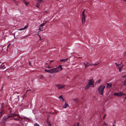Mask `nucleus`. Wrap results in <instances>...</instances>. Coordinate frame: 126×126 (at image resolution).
<instances>
[{
  "label": "nucleus",
  "instance_id": "obj_19",
  "mask_svg": "<svg viewBox=\"0 0 126 126\" xmlns=\"http://www.w3.org/2000/svg\"><path fill=\"white\" fill-rule=\"evenodd\" d=\"M123 85L124 86H125L126 85V79L124 80Z\"/></svg>",
  "mask_w": 126,
  "mask_h": 126
},
{
  "label": "nucleus",
  "instance_id": "obj_24",
  "mask_svg": "<svg viewBox=\"0 0 126 126\" xmlns=\"http://www.w3.org/2000/svg\"><path fill=\"white\" fill-rule=\"evenodd\" d=\"M74 101H78V99L77 98H75L73 99Z\"/></svg>",
  "mask_w": 126,
  "mask_h": 126
},
{
  "label": "nucleus",
  "instance_id": "obj_50",
  "mask_svg": "<svg viewBox=\"0 0 126 126\" xmlns=\"http://www.w3.org/2000/svg\"><path fill=\"white\" fill-rule=\"evenodd\" d=\"M28 91H27H27L26 92V93H27V92H28Z\"/></svg>",
  "mask_w": 126,
  "mask_h": 126
},
{
  "label": "nucleus",
  "instance_id": "obj_18",
  "mask_svg": "<svg viewBox=\"0 0 126 126\" xmlns=\"http://www.w3.org/2000/svg\"><path fill=\"white\" fill-rule=\"evenodd\" d=\"M45 71L46 72L50 73V69L47 70L45 69Z\"/></svg>",
  "mask_w": 126,
  "mask_h": 126
},
{
  "label": "nucleus",
  "instance_id": "obj_8",
  "mask_svg": "<svg viewBox=\"0 0 126 126\" xmlns=\"http://www.w3.org/2000/svg\"><path fill=\"white\" fill-rule=\"evenodd\" d=\"M11 116H7L4 117L3 118V120L4 122L6 121L8 118L10 117H11Z\"/></svg>",
  "mask_w": 126,
  "mask_h": 126
},
{
  "label": "nucleus",
  "instance_id": "obj_15",
  "mask_svg": "<svg viewBox=\"0 0 126 126\" xmlns=\"http://www.w3.org/2000/svg\"><path fill=\"white\" fill-rule=\"evenodd\" d=\"M68 106V105L66 103H65L64 105L63 106V107L64 108H65L67 107Z\"/></svg>",
  "mask_w": 126,
  "mask_h": 126
},
{
  "label": "nucleus",
  "instance_id": "obj_28",
  "mask_svg": "<svg viewBox=\"0 0 126 126\" xmlns=\"http://www.w3.org/2000/svg\"><path fill=\"white\" fill-rule=\"evenodd\" d=\"M101 80L100 79L99 80H98L97 81V82L98 83H99L101 82Z\"/></svg>",
  "mask_w": 126,
  "mask_h": 126
},
{
  "label": "nucleus",
  "instance_id": "obj_10",
  "mask_svg": "<svg viewBox=\"0 0 126 126\" xmlns=\"http://www.w3.org/2000/svg\"><path fill=\"white\" fill-rule=\"evenodd\" d=\"M106 87L107 88H111L112 87L111 84H110L109 83H107Z\"/></svg>",
  "mask_w": 126,
  "mask_h": 126
},
{
  "label": "nucleus",
  "instance_id": "obj_33",
  "mask_svg": "<svg viewBox=\"0 0 126 126\" xmlns=\"http://www.w3.org/2000/svg\"><path fill=\"white\" fill-rule=\"evenodd\" d=\"M24 103H22V104L21 105V106H24Z\"/></svg>",
  "mask_w": 126,
  "mask_h": 126
},
{
  "label": "nucleus",
  "instance_id": "obj_27",
  "mask_svg": "<svg viewBox=\"0 0 126 126\" xmlns=\"http://www.w3.org/2000/svg\"><path fill=\"white\" fill-rule=\"evenodd\" d=\"M99 63H95L94 64H93V65H97V64H98Z\"/></svg>",
  "mask_w": 126,
  "mask_h": 126
},
{
  "label": "nucleus",
  "instance_id": "obj_55",
  "mask_svg": "<svg viewBox=\"0 0 126 126\" xmlns=\"http://www.w3.org/2000/svg\"><path fill=\"white\" fill-rule=\"evenodd\" d=\"M1 63V62L0 61V63Z\"/></svg>",
  "mask_w": 126,
  "mask_h": 126
},
{
  "label": "nucleus",
  "instance_id": "obj_30",
  "mask_svg": "<svg viewBox=\"0 0 126 126\" xmlns=\"http://www.w3.org/2000/svg\"><path fill=\"white\" fill-rule=\"evenodd\" d=\"M46 67L47 68H51V67H50V66H49V65H48L47 67Z\"/></svg>",
  "mask_w": 126,
  "mask_h": 126
},
{
  "label": "nucleus",
  "instance_id": "obj_53",
  "mask_svg": "<svg viewBox=\"0 0 126 126\" xmlns=\"http://www.w3.org/2000/svg\"><path fill=\"white\" fill-rule=\"evenodd\" d=\"M24 118H25L26 119H27V118L26 117H25Z\"/></svg>",
  "mask_w": 126,
  "mask_h": 126
},
{
  "label": "nucleus",
  "instance_id": "obj_40",
  "mask_svg": "<svg viewBox=\"0 0 126 126\" xmlns=\"http://www.w3.org/2000/svg\"><path fill=\"white\" fill-rule=\"evenodd\" d=\"M17 116L19 117L20 118H21V117H20V116L19 115H17Z\"/></svg>",
  "mask_w": 126,
  "mask_h": 126
},
{
  "label": "nucleus",
  "instance_id": "obj_4",
  "mask_svg": "<svg viewBox=\"0 0 126 126\" xmlns=\"http://www.w3.org/2000/svg\"><path fill=\"white\" fill-rule=\"evenodd\" d=\"M55 86H56L58 89H61L63 88L65 86L64 85H61L60 84H56Z\"/></svg>",
  "mask_w": 126,
  "mask_h": 126
},
{
  "label": "nucleus",
  "instance_id": "obj_7",
  "mask_svg": "<svg viewBox=\"0 0 126 126\" xmlns=\"http://www.w3.org/2000/svg\"><path fill=\"white\" fill-rule=\"evenodd\" d=\"M85 10H84L83 12L82 13V21L83 23V21L84 22L85 20V17L84 14V11Z\"/></svg>",
  "mask_w": 126,
  "mask_h": 126
},
{
  "label": "nucleus",
  "instance_id": "obj_45",
  "mask_svg": "<svg viewBox=\"0 0 126 126\" xmlns=\"http://www.w3.org/2000/svg\"><path fill=\"white\" fill-rule=\"evenodd\" d=\"M31 90L29 89V90H27V91H31Z\"/></svg>",
  "mask_w": 126,
  "mask_h": 126
},
{
  "label": "nucleus",
  "instance_id": "obj_57",
  "mask_svg": "<svg viewBox=\"0 0 126 126\" xmlns=\"http://www.w3.org/2000/svg\"><path fill=\"white\" fill-rule=\"evenodd\" d=\"M41 76L42 77V75H41Z\"/></svg>",
  "mask_w": 126,
  "mask_h": 126
},
{
  "label": "nucleus",
  "instance_id": "obj_46",
  "mask_svg": "<svg viewBox=\"0 0 126 126\" xmlns=\"http://www.w3.org/2000/svg\"><path fill=\"white\" fill-rule=\"evenodd\" d=\"M31 63H29V64L30 65H31Z\"/></svg>",
  "mask_w": 126,
  "mask_h": 126
},
{
  "label": "nucleus",
  "instance_id": "obj_42",
  "mask_svg": "<svg viewBox=\"0 0 126 126\" xmlns=\"http://www.w3.org/2000/svg\"><path fill=\"white\" fill-rule=\"evenodd\" d=\"M48 65V63H46V64H45V65Z\"/></svg>",
  "mask_w": 126,
  "mask_h": 126
},
{
  "label": "nucleus",
  "instance_id": "obj_23",
  "mask_svg": "<svg viewBox=\"0 0 126 126\" xmlns=\"http://www.w3.org/2000/svg\"><path fill=\"white\" fill-rule=\"evenodd\" d=\"M3 111L4 110H2L0 112V114L1 115H2V114L3 113Z\"/></svg>",
  "mask_w": 126,
  "mask_h": 126
},
{
  "label": "nucleus",
  "instance_id": "obj_6",
  "mask_svg": "<svg viewBox=\"0 0 126 126\" xmlns=\"http://www.w3.org/2000/svg\"><path fill=\"white\" fill-rule=\"evenodd\" d=\"M47 22L46 21H45V23H43L42 24H41L40 26H39V27L38 29V30H39V31H43V30H42L43 29L42 27L44 26V25Z\"/></svg>",
  "mask_w": 126,
  "mask_h": 126
},
{
  "label": "nucleus",
  "instance_id": "obj_52",
  "mask_svg": "<svg viewBox=\"0 0 126 126\" xmlns=\"http://www.w3.org/2000/svg\"><path fill=\"white\" fill-rule=\"evenodd\" d=\"M25 94L24 95V97L25 96Z\"/></svg>",
  "mask_w": 126,
  "mask_h": 126
},
{
  "label": "nucleus",
  "instance_id": "obj_31",
  "mask_svg": "<svg viewBox=\"0 0 126 126\" xmlns=\"http://www.w3.org/2000/svg\"><path fill=\"white\" fill-rule=\"evenodd\" d=\"M17 115L15 113H14L13 114V116H17Z\"/></svg>",
  "mask_w": 126,
  "mask_h": 126
},
{
  "label": "nucleus",
  "instance_id": "obj_11",
  "mask_svg": "<svg viewBox=\"0 0 126 126\" xmlns=\"http://www.w3.org/2000/svg\"><path fill=\"white\" fill-rule=\"evenodd\" d=\"M83 63L85 65V68H86L90 65V64L88 62H87L86 64H85L84 63Z\"/></svg>",
  "mask_w": 126,
  "mask_h": 126
},
{
  "label": "nucleus",
  "instance_id": "obj_36",
  "mask_svg": "<svg viewBox=\"0 0 126 126\" xmlns=\"http://www.w3.org/2000/svg\"><path fill=\"white\" fill-rule=\"evenodd\" d=\"M79 123H78L77 124V125L76 126H79Z\"/></svg>",
  "mask_w": 126,
  "mask_h": 126
},
{
  "label": "nucleus",
  "instance_id": "obj_22",
  "mask_svg": "<svg viewBox=\"0 0 126 126\" xmlns=\"http://www.w3.org/2000/svg\"><path fill=\"white\" fill-rule=\"evenodd\" d=\"M57 68H58V69H59V68H60L61 70H62L63 69V68L62 67V66L61 65H60L59 66H58Z\"/></svg>",
  "mask_w": 126,
  "mask_h": 126
},
{
  "label": "nucleus",
  "instance_id": "obj_20",
  "mask_svg": "<svg viewBox=\"0 0 126 126\" xmlns=\"http://www.w3.org/2000/svg\"><path fill=\"white\" fill-rule=\"evenodd\" d=\"M40 6V4L39 3V2H37L36 4V6L38 7H39Z\"/></svg>",
  "mask_w": 126,
  "mask_h": 126
},
{
  "label": "nucleus",
  "instance_id": "obj_41",
  "mask_svg": "<svg viewBox=\"0 0 126 126\" xmlns=\"http://www.w3.org/2000/svg\"><path fill=\"white\" fill-rule=\"evenodd\" d=\"M126 77V75H125L124 76H123V78H124V77Z\"/></svg>",
  "mask_w": 126,
  "mask_h": 126
},
{
  "label": "nucleus",
  "instance_id": "obj_48",
  "mask_svg": "<svg viewBox=\"0 0 126 126\" xmlns=\"http://www.w3.org/2000/svg\"><path fill=\"white\" fill-rule=\"evenodd\" d=\"M124 1L126 2V0H124Z\"/></svg>",
  "mask_w": 126,
  "mask_h": 126
},
{
  "label": "nucleus",
  "instance_id": "obj_39",
  "mask_svg": "<svg viewBox=\"0 0 126 126\" xmlns=\"http://www.w3.org/2000/svg\"><path fill=\"white\" fill-rule=\"evenodd\" d=\"M38 36H39V38H40V39H41V37L40 36V35H38Z\"/></svg>",
  "mask_w": 126,
  "mask_h": 126
},
{
  "label": "nucleus",
  "instance_id": "obj_56",
  "mask_svg": "<svg viewBox=\"0 0 126 126\" xmlns=\"http://www.w3.org/2000/svg\"><path fill=\"white\" fill-rule=\"evenodd\" d=\"M23 1H25V0H24Z\"/></svg>",
  "mask_w": 126,
  "mask_h": 126
},
{
  "label": "nucleus",
  "instance_id": "obj_44",
  "mask_svg": "<svg viewBox=\"0 0 126 126\" xmlns=\"http://www.w3.org/2000/svg\"><path fill=\"white\" fill-rule=\"evenodd\" d=\"M10 45V44H9V45H8V46H7V47H9V45Z\"/></svg>",
  "mask_w": 126,
  "mask_h": 126
},
{
  "label": "nucleus",
  "instance_id": "obj_43",
  "mask_svg": "<svg viewBox=\"0 0 126 126\" xmlns=\"http://www.w3.org/2000/svg\"><path fill=\"white\" fill-rule=\"evenodd\" d=\"M48 126H51V124H48Z\"/></svg>",
  "mask_w": 126,
  "mask_h": 126
},
{
  "label": "nucleus",
  "instance_id": "obj_34",
  "mask_svg": "<svg viewBox=\"0 0 126 126\" xmlns=\"http://www.w3.org/2000/svg\"><path fill=\"white\" fill-rule=\"evenodd\" d=\"M124 95H125L126 96V97L124 98V100H125V99H126V94H124Z\"/></svg>",
  "mask_w": 126,
  "mask_h": 126
},
{
  "label": "nucleus",
  "instance_id": "obj_54",
  "mask_svg": "<svg viewBox=\"0 0 126 126\" xmlns=\"http://www.w3.org/2000/svg\"><path fill=\"white\" fill-rule=\"evenodd\" d=\"M71 57H69V58H70Z\"/></svg>",
  "mask_w": 126,
  "mask_h": 126
},
{
  "label": "nucleus",
  "instance_id": "obj_5",
  "mask_svg": "<svg viewBox=\"0 0 126 126\" xmlns=\"http://www.w3.org/2000/svg\"><path fill=\"white\" fill-rule=\"evenodd\" d=\"M114 96H117L118 97H120L122 95H124V94L120 92L118 93H114Z\"/></svg>",
  "mask_w": 126,
  "mask_h": 126
},
{
  "label": "nucleus",
  "instance_id": "obj_9",
  "mask_svg": "<svg viewBox=\"0 0 126 126\" xmlns=\"http://www.w3.org/2000/svg\"><path fill=\"white\" fill-rule=\"evenodd\" d=\"M6 66L4 64V63H2L0 66V68L2 69H4L5 68Z\"/></svg>",
  "mask_w": 126,
  "mask_h": 126
},
{
  "label": "nucleus",
  "instance_id": "obj_26",
  "mask_svg": "<svg viewBox=\"0 0 126 126\" xmlns=\"http://www.w3.org/2000/svg\"><path fill=\"white\" fill-rule=\"evenodd\" d=\"M14 119L16 120L19 121V119L18 118H14Z\"/></svg>",
  "mask_w": 126,
  "mask_h": 126
},
{
  "label": "nucleus",
  "instance_id": "obj_29",
  "mask_svg": "<svg viewBox=\"0 0 126 126\" xmlns=\"http://www.w3.org/2000/svg\"><path fill=\"white\" fill-rule=\"evenodd\" d=\"M40 3L41 2L43 1V0H37Z\"/></svg>",
  "mask_w": 126,
  "mask_h": 126
},
{
  "label": "nucleus",
  "instance_id": "obj_38",
  "mask_svg": "<svg viewBox=\"0 0 126 126\" xmlns=\"http://www.w3.org/2000/svg\"><path fill=\"white\" fill-rule=\"evenodd\" d=\"M105 116H106V115L105 114V115H104V116L103 118V119H104L105 117Z\"/></svg>",
  "mask_w": 126,
  "mask_h": 126
},
{
  "label": "nucleus",
  "instance_id": "obj_12",
  "mask_svg": "<svg viewBox=\"0 0 126 126\" xmlns=\"http://www.w3.org/2000/svg\"><path fill=\"white\" fill-rule=\"evenodd\" d=\"M68 58L65 59H61L60 60V61L63 62H65L67 61L68 60Z\"/></svg>",
  "mask_w": 126,
  "mask_h": 126
},
{
  "label": "nucleus",
  "instance_id": "obj_21",
  "mask_svg": "<svg viewBox=\"0 0 126 126\" xmlns=\"http://www.w3.org/2000/svg\"><path fill=\"white\" fill-rule=\"evenodd\" d=\"M25 3L26 5L27 6V4H29L30 3V2H26V1H25Z\"/></svg>",
  "mask_w": 126,
  "mask_h": 126
},
{
  "label": "nucleus",
  "instance_id": "obj_2",
  "mask_svg": "<svg viewBox=\"0 0 126 126\" xmlns=\"http://www.w3.org/2000/svg\"><path fill=\"white\" fill-rule=\"evenodd\" d=\"M105 86L104 85H101L99 86L98 89V91L101 95H102Z\"/></svg>",
  "mask_w": 126,
  "mask_h": 126
},
{
  "label": "nucleus",
  "instance_id": "obj_37",
  "mask_svg": "<svg viewBox=\"0 0 126 126\" xmlns=\"http://www.w3.org/2000/svg\"><path fill=\"white\" fill-rule=\"evenodd\" d=\"M53 62V60H51V61H50V63L51 62Z\"/></svg>",
  "mask_w": 126,
  "mask_h": 126
},
{
  "label": "nucleus",
  "instance_id": "obj_35",
  "mask_svg": "<svg viewBox=\"0 0 126 126\" xmlns=\"http://www.w3.org/2000/svg\"><path fill=\"white\" fill-rule=\"evenodd\" d=\"M115 64L116 66H118L119 65V64H117V63H115Z\"/></svg>",
  "mask_w": 126,
  "mask_h": 126
},
{
  "label": "nucleus",
  "instance_id": "obj_16",
  "mask_svg": "<svg viewBox=\"0 0 126 126\" xmlns=\"http://www.w3.org/2000/svg\"><path fill=\"white\" fill-rule=\"evenodd\" d=\"M18 94V92H15L14 93V94L15 95H16L17 98H18L19 95H16V94ZM18 100H19V99H18Z\"/></svg>",
  "mask_w": 126,
  "mask_h": 126
},
{
  "label": "nucleus",
  "instance_id": "obj_51",
  "mask_svg": "<svg viewBox=\"0 0 126 126\" xmlns=\"http://www.w3.org/2000/svg\"><path fill=\"white\" fill-rule=\"evenodd\" d=\"M13 0L14 1H15L16 0Z\"/></svg>",
  "mask_w": 126,
  "mask_h": 126
},
{
  "label": "nucleus",
  "instance_id": "obj_32",
  "mask_svg": "<svg viewBox=\"0 0 126 126\" xmlns=\"http://www.w3.org/2000/svg\"><path fill=\"white\" fill-rule=\"evenodd\" d=\"M103 125H106V126H107V124L105 122L104 123Z\"/></svg>",
  "mask_w": 126,
  "mask_h": 126
},
{
  "label": "nucleus",
  "instance_id": "obj_14",
  "mask_svg": "<svg viewBox=\"0 0 126 126\" xmlns=\"http://www.w3.org/2000/svg\"><path fill=\"white\" fill-rule=\"evenodd\" d=\"M28 27V25H26L25 26V27H24V28H23L22 29H20L19 30H20V31H21V30H24L26 28H27Z\"/></svg>",
  "mask_w": 126,
  "mask_h": 126
},
{
  "label": "nucleus",
  "instance_id": "obj_47",
  "mask_svg": "<svg viewBox=\"0 0 126 126\" xmlns=\"http://www.w3.org/2000/svg\"><path fill=\"white\" fill-rule=\"evenodd\" d=\"M93 64H90V65H93Z\"/></svg>",
  "mask_w": 126,
  "mask_h": 126
},
{
  "label": "nucleus",
  "instance_id": "obj_25",
  "mask_svg": "<svg viewBox=\"0 0 126 126\" xmlns=\"http://www.w3.org/2000/svg\"><path fill=\"white\" fill-rule=\"evenodd\" d=\"M34 126H40L37 123H35L34 124Z\"/></svg>",
  "mask_w": 126,
  "mask_h": 126
},
{
  "label": "nucleus",
  "instance_id": "obj_3",
  "mask_svg": "<svg viewBox=\"0 0 126 126\" xmlns=\"http://www.w3.org/2000/svg\"><path fill=\"white\" fill-rule=\"evenodd\" d=\"M59 70L58 68H54L50 69V73H53L59 72Z\"/></svg>",
  "mask_w": 126,
  "mask_h": 126
},
{
  "label": "nucleus",
  "instance_id": "obj_17",
  "mask_svg": "<svg viewBox=\"0 0 126 126\" xmlns=\"http://www.w3.org/2000/svg\"><path fill=\"white\" fill-rule=\"evenodd\" d=\"M123 65H122V66L120 67H118V68H119V71L120 72H121L122 71V69L123 67Z\"/></svg>",
  "mask_w": 126,
  "mask_h": 126
},
{
  "label": "nucleus",
  "instance_id": "obj_1",
  "mask_svg": "<svg viewBox=\"0 0 126 126\" xmlns=\"http://www.w3.org/2000/svg\"><path fill=\"white\" fill-rule=\"evenodd\" d=\"M89 82L88 83L85 87V89H88L92 85V87H93L94 86V81L93 79H92L89 80Z\"/></svg>",
  "mask_w": 126,
  "mask_h": 126
},
{
  "label": "nucleus",
  "instance_id": "obj_49",
  "mask_svg": "<svg viewBox=\"0 0 126 126\" xmlns=\"http://www.w3.org/2000/svg\"><path fill=\"white\" fill-rule=\"evenodd\" d=\"M112 126H116L114 125H113Z\"/></svg>",
  "mask_w": 126,
  "mask_h": 126
},
{
  "label": "nucleus",
  "instance_id": "obj_13",
  "mask_svg": "<svg viewBox=\"0 0 126 126\" xmlns=\"http://www.w3.org/2000/svg\"><path fill=\"white\" fill-rule=\"evenodd\" d=\"M59 98L60 99V100H62V101H63L64 100V99L62 95L60 96Z\"/></svg>",
  "mask_w": 126,
  "mask_h": 126
}]
</instances>
